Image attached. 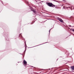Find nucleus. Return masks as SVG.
I'll list each match as a JSON object with an SVG mask.
<instances>
[{
    "label": "nucleus",
    "instance_id": "obj_1",
    "mask_svg": "<svg viewBox=\"0 0 74 74\" xmlns=\"http://www.w3.org/2000/svg\"><path fill=\"white\" fill-rule=\"evenodd\" d=\"M47 4L50 7H55V5H53L52 3L50 2H47Z\"/></svg>",
    "mask_w": 74,
    "mask_h": 74
},
{
    "label": "nucleus",
    "instance_id": "obj_2",
    "mask_svg": "<svg viewBox=\"0 0 74 74\" xmlns=\"http://www.w3.org/2000/svg\"><path fill=\"white\" fill-rule=\"evenodd\" d=\"M58 20H59L60 22H63V20H62L61 18H58Z\"/></svg>",
    "mask_w": 74,
    "mask_h": 74
},
{
    "label": "nucleus",
    "instance_id": "obj_3",
    "mask_svg": "<svg viewBox=\"0 0 74 74\" xmlns=\"http://www.w3.org/2000/svg\"><path fill=\"white\" fill-rule=\"evenodd\" d=\"M23 63L25 65H27V62L25 60H24Z\"/></svg>",
    "mask_w": 74,
    "mask_h": 74
},
{
    "label": "nucleus",
    "instance_id": "obj_4",
    "mask_svg": "<svg viewBox=\"0 0 74 74\" xmlns=\"http://www.w3.org/2000/svg\"><path fill=\"white\" fill-rule=\"evenodd\" d=\"M71 68L72 70H74V66H72L71 67Z\"/></svg>",
    "mask_w": 74,
    "mask_h": 74
},
{
    "label": "nucleus",
    "instance_id": "obj_5",
    "mask_svg": "<svg viewBox=\"0 0 74 74\" xmlns=\"http://www.w3.org/2000/svg\"><path fill=\"white\" fill-rule=\"evenodd\" d=\"M32 11H33V12H34V13H36V10H35L34 9H32Z\"/></svg>",
    "mask_w": 74,
    "mask_h": 74
},
{
    "label": "nucleus",
    "instance_id": "obj_6",
    "mask_svg": "<svg viewBox=\"0 0 74 74\" xmlns=\"http://www.w3.org/2000/svg\"><path fill=\"white\" fill-rule=\"evenodd\" d=\"M19 37H21V38H22V36L21 34H20L19 35Z\"/></svg>",
    "mask_w": 74,
    "mask_h": 74
},
{
    "label": "nucleus",
    "instance_id": "obj_7",
    "mask_svg": "<svg viewBox=\"0 0 74 74\" xmlns=\"http://www.w3.org/2000/svg\"><path fill=\"white\" fill-rule=\"evenodd\" d=\"M72 31H73V32H74V29H73L72 30Z\"/></svg>",
    "mask_w": 74,
    "mask_h": 74
},
{
    "label": "nucleus",
    "instance_id": "obj_8",
    "mask_svg": "<svg viewBox=\"0 0 74 74\" xmlns=\"http://www.w3.org/2000/svg\"><path fill=\"white\" fill-rule=\"evenodd\" d=\"M50 30H49V32H50Z\"/></svg>",
    "mask_w": 74,
    "mask_h": 74
},
{
    "label": "nucleus",
    "instance_id": "obj_9",
    "mask_svg": "<svg viewBox=\"0 0 74 74\" xmlns=\"http://www.w3.org/2000/svg\"><path fill=\"white\" fill-rule=\"evenodd\" d=\"M63 0V1H64V0Z\"/></svg>",
    "mask_w": 74,
    "mask_h": 74
},
{
    "label": "nucleus",
    "instance_id": "obj_10",
    "mask_svg": "<svg viewBox=\"0 0 74 74\" xmlns=\"http://www.w3.org/2000/svg\"><path fill=\"white\" fill-rule=\"evenodd\" d=\"M25 45H26V43H25Z\"/></svg>",
    "mask_w": 74,
    "mask_h": 74
}]
</instances>
